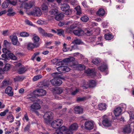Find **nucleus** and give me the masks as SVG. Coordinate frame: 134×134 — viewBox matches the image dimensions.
<instances>
[{"label": "nucleus", "mask_w": 134, "mask_h": 134, "mask_svg": "<svg viewBox=\"0 0 134 134\" xmlns=\"http://www.w3.org/2000/svg\"><path fill=\"white\" fill-rule=\"evenodd\" d=\"M27 71L26 68L24 66H21L17 70L19 74H24Z\"/></svg>", "instance_id": "13"}, {"label": "nucleus", "mask_w": 134, "mask_h": 134, "mask_svg": "<svg viewBox=\"0 0 134 134\" xmlns=\"http://www.w3.org/2000/svg\"><path fill=\"white\" fill-rule=\"evenodd\" d=\"M65 64V63H63V64H60L61 66H59L57 68V70L58 71L62 73V72H63L64 70V64ZM60 65V64H58V65Z\"/></svg>", "instance_id": "34"}, {"label": "nucleus", "mask_w": 134, "mask_h": 134, "mask_svg": "<svg viewBox=\"0 0 134 134\" xmlns=\"http://www.w3.org/2000/svg\"><path fill=\"white\" fill-rule=\"evenodd\" d=\"M100 62V60L99 58H97L93 59L92 62L94 64H97Z\"/></svg>", "instance_id": "43"}, {"label": "nucleus", "mask_w": 134, "mask_h": 134, "mask_svg": "<svg viewBox=\"0 0 134 134\" xmlns=\"http://www.w3.org/2000/svg\"><path fill=\"white\" fill-rule=\"evenodd\" d=\"M63 50L64 52H66L68 51L69 49L66 47V44L65 43H64L63 44Z\"/></svg>", "instance_id": "54"}, {"label": "nucleus", "mask_w": 134, "mask_h": 134, "mask_svg": "<svg viewBox=\"0 0 134 134\" xmlns=\"http://www.w3.org/2000/svg\"><path fill=\"white\" fill-rule=\"evenodd\" d=\"M53 74L55 75V78H56L57 79L62 78V74L60 72L55 73Z\"/></svg>", "instance_id": "40"}, {"label": "nucleus", "mask_w": 134, "mask_h": 134, "mask_svg": "<svg viewBox=\"0 0 134 134\" xmlns=\"http://www.w3.org/2000/svg\"><path fill=\"white\" fill-rule=\"evenodd\" d=\"M25 23L28 25H32V23L30 21L28 20H25Z\"/></svg>", "instance_id": "61"}, {"label": "nucleus", "mask_w": 134, "mask_h": 134, "mask_svg": "<svg viewBox=\"0 0 134 134\" xmlns=\"http://www.w3.org/2000/svg\"><path fill=\"white\" fill-rule=\"evenodd\" d=\"M40 106L38 103L35 102L33 104L31 105L30 106V110L32 111H35L36 110L40 109Z\"/></svg>", "instance_id": "10"}, {"label": "nucleus", "mask_w": 134, "mask_h": 134, "mask_svg": "<svg viewBox=\"0 0 134 134\" xmlns=\"http://www.w3.org/2000/svg\"><path fill=\"white\" fill-rule=\"evenodd\" d=\"M39 31L42 34L43 36H45V35H46V32L44 30L42 29L41 28H39Z\"/></svg>", "instance_id": "51"}, {"label": "nucleus", "mask_w": 134, "mask_h": 134, "mask_svg": "<svg viewBox=\"0 0 134 134\" xmlns=\"http://www.w3.org/2000/svg\"><path fill=\"white\" fill-rule=\"evenodd\" d=\"M82 5L85 7H87L88 6L87 4V3L86 1H84L82 2Z\"/></svg>", "instance_id": "64"}, {"label": "nucleus", "mask_w": 134, "mask_h": 134, "mask_svg": "<svg viewBox=\"0 0 134 134\" xmlns=\"http://www.w3.org/2000/svg\"><path fill=\"white\" fill-rule=\"evenodd\" d=\"M3 52L4 53H7L9 57L11 59L15 60L17 59V57L13 53H10L9 50L6 48H3Z\"/></svg>", "instance_id": "4"}, {"label": "nucleus", "mask_w": 134, "mask_h": 134, "mask_svg": "<svg viewBox=\"0 0 134 134\" xmlns=\"http://www.w3.org/2000/svg\"><path fill=\"white\" fill-rule=\"evenodd\" d=\"M10 38L12 41L13 44L14 45H16L18 41L17 36L15 35H11L10 36Z\"/></svg>", "instance_id": "14"}, {"label": "nucleus", "mask_w": 134, "mask_h": 134, "mask_svg": "<svg viewBox=\"0 0 134 134\" xmlns=\"http://www.w3.org/2000/svg\"><path fill=\"white\" fill-rule=\"evenodd\" d=\"M73 33L76 35L80 36L83 35L84 32L82 30L79 29L74 30L73 31Z\"/></svg>", "instance_id": "15"}, {"label": "nucleus", "mask_w": 134, "mask_h": 134, "mask_svg": "<svg viewBox=\"0 0 134 134\" xmlns=\"http://www.w3.org/2000/svg\"><path fill=\"white\" fill-rule=\"evenodd\" d=\"M75 9L76 10V14L77 15H80L81 14V12L80 10V7L79 5L77 6L75 8Z\"/></svg>", "instance_id": "44"}, {"label": "nucleus", "mask_w": 134, "mask_h": 134, "mask_svg": "<svg viewBox=\"0 0 134 134\" xmlns=\"http://www.w3.org/2000/svg\"><path fill=\"white\" fill-rule=\"evenodd\" d=\"M105 13V11L104 9L102 8L100 9L97 13V14L99 16H103Z\"/></svg>", "instance_id": "28"}, {"label": "nucleus", "mask_w": 134, "mask_h": 134, "mask_svg": "<svg viewBox=\"0 0 134 134\" xmlns=\"http://www.w3.org/2000/svg\"><path fill=\"white\" fill-rule=\"evenodd\" d=\"M88 84L89 87H94L95 86L96 83L95 81L94 80H91L90 81Z\"/></svg>", "instance_id": "38"}, {"label": "nucleus", "mask_w": 134, "mask_h": 134, "mask_svg": "<svg viewBox=\"0 0 134 134\" xmlns=\"http://www.w3.org/2000/svg\"><path fill=\"white\" fill-rule=\"evenodd\" d=\"M131 129L130 126H126L123 128L122 132L125 133L131 132Z\"/></svg>", "instance_id": "23"}, {"label": "nucleus", "mask_w": 134, "mask_h": 134, "mask_svg": "<svg viewBox=\"0 0 134 134\" xmlns=\"http://www.w3.org/2000/svg\"><path fill=\"white\" fill-rule=\"evenodd\" d=\"M34 93L36 94L37 96H44L46 95V91L42 89H37L34 91Z\"/></svg>", "instance_id": "7"}, {"label": "nucleus", "mask_w": 134, "mask_h": 134, "mask_svg": "<svg viewBox=\"0 0 134 134\" xmlns=\"http://www.w3.org/2000/svg\"><path fill=\"white\" fill-rule=\"evenodd\" d=\"M83 108L80 106H76L74 108L75 113L77 114L82 113L83 112Z\"/></svg>", "instance_id": "18"}, {"label": "nucleus", "mask_w": 134, "mask_h": 134, "mask_svg": "<svg viewBox=\"0 0 134 134\" xmlns=\"http://www.w3.org/2000/svg\"><path fill=\"white\" fill-rule=\"evenodd\" d=\"M106 105L104 103H100L99 104L98 107L100 110H105L106 108Z\"/></svg>", "instance_id": "32"}, {"label": "nucleus", "mask_w": 134, "mask_h": 134, "mask_svg": "<svg viewBox=\"0 0 134 134\" xmlns=\"http://www.w3.org/2000/svg\"><path fill=\"white\" fill-rule=\"evenodd\" d=\"M64 70L63 72H68L70 70V69L68 67L64 66Z\"/></svg>", "instance_id": "58"}, {"label": "nucleus", "mask_w": 134, "mask_h": 134, "mask_svg": "<svg viewBox=\"0 0 134 134\" xmlns=\"http://www.w3.org/2000/svg\"><path fill=\"white\" fill-rule=\"evenodd\" d=\"M7 119L9 121V122H12L14 121V118L12 114H10L7 116Z\"/></svg>", "instance_id": "42"}, {"label": "nucleus", "mask_w": 134, "mask_h": 134, "mask_svg": "<svg viewBox=\"0 0 134 134\" xmlns=\"http://www.w3.org/2000/svg\"><path fill=\"white\" fill-rule=\"evenodd\" d=\"M81 42V41L80 39L76 38L72 42V43L76 44H79Z\"/></svg>", "instance_id": "47"}, {"label": "nucleus", "mask_w": 134, "mask_h": 134, "mask_svg": "<svg viewBox=\"0 0 134 134\" xmlns=\"http://www.w3.org/2000/svg\"><path fill=\"white\" fill-rule=\"evenodd\" d=\"M5 93L7 94L8 96L10 97L13 96L14 94L13 90L12 87L10 86H8L5 89Z\"/></svg>", "instance_id": "9"}, {"label": "nucleus", "mask_w": 134, "mask_h": 134, "mask_svg": "<svg viewBox=\"0 0 134 134\" xmlns=\"http://www.w3.org/2000/svg\"><path fill=\"white\" fill-rule=\"evenodd\" d=\"M9 3L7 2V0L4 2L2 4V6L3 8H7L9 5Z\"/></svg>", "instance_id": "45"}, {"label": "nucleus", "mask_w": 134, "mask_h": 134, "mask_svg": "<svg viewBox=\"0 0 134 134\" xmlns=\"http://www.w3.org/2000/svg\"><path fill=\"white\" fill-rule=\"evenodd\" d=\"M24 78L23 76H18L14 78V80L15 81H21L24 79Z\"/></svg>", "instance_id": "24"}, {"label": "nucleus", "mask_w": 134, "mask_h": 134, "mask_svg": "<svg viewBox=\"0 0 134 134\" xmlns=\"http://www.w3.org/2000/svg\"><path fill=\"white\" fill-rule=\"evenodd\" d=\"M63 124V120L59 119L53 121L51 123V126H62Z\"/></svg>", "instance_id": "8"}, {"label": "nucleus", "mask_w": 134, "mask_h": 134, "mask_svg": "<svg viewBox=\"0 0 134 134\" xmlns=\"http://www.w3.org/2000/svg\"><path fill=\"white\" fill-rule=\"evenodd\" d=\"M8 13L7 14V15L8 16H13L14 15L15 13L13 12V9L12 8L9 9L8 10Z\"/></svg>", "instance_id": "35"}, {"label": "nucleus", "mask_w": 134, "mask_h": 134, "mask_svg": "<svg viewBox=\"0 0 134 134\" xmlns=\"http://www.w3.org/2000/svg\"><path fill=\"white\" fill-rule=\"evenodd\" d=\"M78 128V126H62L59 130L66 134H72V131L77 130Z\"/></svg>", "instance_id": "1"}, {"label": "nucleus", "mask_w": 134, "mask_h": 134, "mask_svg": "<svg viewBox=\"0 0 134 134\" xmlns=\"http://www.w3.org/2000/svg\"><path fill=\"white\" fill-rule=\"evenodd\" d=\"M7 1L8 2L9 4L14 6L17 3L16 0H7Z\"/></svg>", "instance_id": "36"}, {"label": "nucleus", "mask_w": 134, "mask_h": 134, "mask_svg": "<svg viewBox=\"0 0 134 134\" xmlns=\"http://www.w3.org/2000/svg\"><path fill=\"white\" fill-rule=\"evenodd\" d=\"M77 26V24L76 23H74L70 26V29H73Z\"/></svg>", "instance_id": "56"}, {"label": "nucleus", "mask_w": 134, "mask_h": 134, "mask_svg": "<svg viewBox=\"0 0 134 134\" xmlns=\"http://www.w3.org/2000/svg\"><path fill=\"white\" fill-rule=\"evenodd\" d=\"M44 121L47 124L50 123L51 121L53 118V114L50 111L46 112L43 116Z\"/></svg>", "instance_id": "2"}, {"label": "nucleus", "mask_w": 134, "mask_h": 134, "mask_svg": "<svg viewBox=\"0 0 134 134\" xmlns=\"http://www.w3.org/2000/svg\"><path fill=\"white\" fill-rule=\"evenodd\" d=\"M49 13L51 15H55L58 13V10L57 9H52L49 12Z\"/></svg>", "instance_id": "33"}, {"label": "nucleus", "mask_w": 134, "mask_h": 134, "mask_svg": "<svg viewBox=\"0 0 134 134\" xmlns=\"http://www.w3.org/2000/svg\"><path fill=\"white\" fill-rule=\"evenodd\" d=\"M39 44L38 43H36L35 44L32 43H29L27 46V48L28 49H30L33 48L35 47H37L38 46Z\"/></svg>", "instance_id": "21"}, {"label": "nucleus", "mask_w": 134, "mask_h": 134, "mask_svg": "<svg viewBox=\"0 0 134 134\" xmlns=\"http://www.w3.org/2000/svg\"><path fill=\"white\" fill-rule=\"evenodd\" d=\"M72 12V10L71 9H68L65 11V14L68 15L71 14Z\"/></svg>", "instance_id": "53"}, {"label": "nucleus", "mask_w": 134, "mask_h": 134, "mask_svg": "<svg viewBox=\"0 0 134 134\" xmlns=\"http://www.w3.org/2000/svg\"><path fill=\"white\" fill-rule=\"evenodd\" d=\"M122 111V110L121 107H118L114 110V112L116 116H119L120 114Z\"/></svg>", "instance_id": "16"}, {"label": "nucleus", "mask_w": 134, "mask_h": 134, "mask_svg": "<svg viewBox=\"0 0 134 134\" xmlns=\"http://www.w3.org/2000/svg\"><path fill=\"white\" fill-rule=\"evenodd\" d=\"M95 125L94 122L92 120L87 121L85 123V126H93Z\"/></svg>", "instance_id": "26"}, {"label": "nucleus", "mask_w": 134, "mask_h": 134, "mask_svg": "<svg viewBox=\"0 0 134 134\" xmlns=\"http://www.w3.org/2000/svg\"><path fill=\"white\" fill-rule=\"evenodd\" d=\"M34 5V3L31 2L29 3H25L24 4V8L26 9H29Z\"/></svg>", "instance_id": "17"}, {"label": "nucleus", "mask_w": 134, "mask_h": 134, "mask_svg": "<svg viewBox=\"0 0 134 134\" xmlns=\"http://www.w3.org/2000/svg\"><path fill=\"white\" fill-rule=\"evenodd\" d=\"M42 9L43 10H46L48 9V6L45 4L43 3L42 5Z\"/></svg>", "instance_id": "55"}, {"label": "nucleus", "mask_w": 134, "mask_h": 134, "mask_svg": "<svg viewBox=\"0 0 134 134\" xmlns=\"http://www.w3.org/2000/svg\"><path fill=\"white\" fill-rule=\"evenodd\" d=\"M129 115L130 117V120L129 122V126H133L134 123L133 122H132L131 124H130V122L131 119H134V111H130L129 113Z\"/></svg>", "instance_id": "19"}, {"label": "nucleus", "mask_w": 134, "mask_h": 134, "mask_svg": "<svg viewBox=\"0 0 134 134\" xmlns=\"http://www.w3.org/2000/svg\"><path fill=\"white\" fill-rule=\"evenodd\" d=\"M88 19V17L86 16H84L80 18L81 20L84 22H86L87 21Z\"/></svg>", "instance_id": "46"}, {"label": "nucleus", "mask_w": 134, "mask_h": 134, "mask_svg": "<svg viewBox=\"0 0 134 134\" xmlns=\"http://www.w3.org/2000/svg\"><path fill=\"white\" fill-rule=\"evenodd\" d=\"M39 53H40L38 52H37L36 53H34V54L32 56L31 58V59L32 60H34V58H35L36 56H37V55H38L39 54Z\"/></svg>", "instance_id": "57"}, {"label": "nucleus", "mask_w": 134, "mask_h": 134, "mask_svg": "<svg viewBox=\"0 0 134 134\" xmlns=\"http://www.w3.org/2000/svg\"><path fill=\"white\" fill-rule=\"evenodd\" d=\"M63 16V14L62 13H60L58 15H56L55 17V18L56 20L59 21L62 20Z\"/></svg>", "instance_id": "25"}, {"label": "nucleus", "mask_w": 134, "mask_h": 134, "mask_svg": "<svg viewBox=\"0 0 134 134\" xmlns=\"http://www.w3.org/2000/svg\"><path fill=\"white\" fill-rule=\"evenodd\" d=\"M104 38L107 40H110L113 38V36L111 34H105Z\"/></svg>", "instance_id": "30"}, {"label": "nucleus", "mask_w": 134, "mask_h": 134, "mask_svg": "<svg viewBox=\"0 0 134 134\" xmlns=\"http://www.w3.org/2000/svg\"><path fill=\"white\" fill-rule=\"evenodd\" d=\"M15 66L16 68L18 67H20L21 66H23L22 65V64L20 63H16L15 64Z\"/></svg>", "instance_id": "60"}, {"label": "nucleus", "mask_w": 134, "mask_h": 134, "mask_svg": "<svg viewBox=\"0 0 134 134\" xmlns=\"http://www.w3.org/2000/svg\"><path fill=\"white\" fill-rule=\"evenodd\" d=\"M40 38L37 36H35L33 37V40L34 43H38L37 42L39 41Z\"/></svg>", "instance_id": "49"}, {"label": "nucleus", "mask_w": 134, "mask_h": 134, "mask_svg": "<svg viewBox=\"0 0 134 134\" xmlns=\"http://www.w3.org/2000/svg\"><path fill=\"white\" fill-rule=\"evenodd\" d=\"M98 68L101 71H104L107 69V66L106 64H103L98 67Z\"/></svg>", "instance_id": "20"}, {"label": "nucleus", "mask_w": 134, "mask_h": 134, "mask_svg": "<svg viewBox=\"0 0 134 134\" xmlns=\"http://www.w3.org/2000/svg\"><path fill=\"white\" fill-rule=\"evenodd\" d=\"M85 99V97L78 98L77 99V101H81L84 100Z\"/></svg>", "instance_id": "63"}, {"label": "nucleus", "mask_w": 134, "mask_h": 134, "mask_svg": "<svg viewBox=\"0 0 134 134\" xmlns=\"http://www.w3.org/2000/svg\"><path fill=\"white\" fill-rule=\"evenodd\" d=\"M65 5L60 7L61 9L63 11H65L69 8V5Z\"/></svg>", "instance_id": "39"}, {"label": "nucleus", "mask_w": 134, "mask_h": 134, "mask_svg": "<svg viewBox=\"0 0 134 134\" xmlns=\"http://www.w3.org/2000/svg\"><path fill=\"white\" fill-rule=\"evenodd\" d=\"M2 86H7L10 85L9 81V80H4L2 82Z\"/></svg>", "instance_id": "41"}, {"label": "nucleus", "mask_w": 134, "mask_h": 134, "mask_svg": "<svg viewBox=\"0 0 134 134\" xmlns=\"http://www.w3.org/2000/svg\"><path fill=\"white\" fill-rule=\"evenodd\" d=\"M81 86L84 89H86L89 87V85L88 82L85 81H83L81 82Z\"/></svg>", "instance_id": "22"}, {"label": "nucleus", "mask_w": 134, "mask_h": 134, "mask_svg": "<svg viewBox=\"0 0 134 134\" xmlns=\"http://www.w3.org/2000/svg\"><path fill=\"white\" fill-rule=\"evenodd\" d=\"M4 43L6 47V48H6L9 50V49L10 48V46L11 44V43L8 42L6 40H5L4 41Z\"/></svg>", "instance_id": "27"}, {"label": "nucleus", "mask_w": 134, "mask_h": 134, "mask_svg": "<svg viewBox=\"0 0 134 134\" xmlns=\"http://www.w3.org/2000/svg\"><path fill=\"white\" fill-rule=\"evenodd\" d=\"M102 122L103 125L104 126L105 125H107V126H111L112 121L107 118H103Z\"/></svg>", "instance_id": "12"}, {"label": "nucleus", "mask_w": 134, "mask_h": 134, "mask_svg": "<svg viewBox=\"0 0 134 134\" xmlns=\"http://www.w3.org/2000/svg\"><path fill=\"white\" fill-rule=\"evenodd\" d=\"M51 82L53 86H59L62 83L61 80L56 78H54L51 80Z\"/></svg>", "instance_id": "6"}, {"label": "nucleus", "mask_w": 134, "mask_h": 134, "mask_svg": "<svg viewBox=\"0 0 134 134\" xmlns=\"http://www.w3.org/2000/svg\"><path fill=\"white\" fill-rule=\"evenodd\" d=\"M20 35L22 37H26L29 36V34L26 32H23L20 33Z\"/></svg>", "instance_id": "50"}, {"label": "nucleus", "mask_w": 134, "mask_h": 134, "mask_svg": "<svg viewBox=\"0 0 134 134\" xmlns=\"http://www.w3.org/2000/svg\"><path fill=\"white\" fill-rule=\"evenodd\" d=\"M42 12L41 9L37 7H35L33 10L30 12V14L35 16H40L42 14Z\"/></svg>", "instance_id": "3"}, {"label": "nucleus", "mask_w": 134, "mask_h": 134, "mask_svg": "<svg viewBox=\"0 0 134 134\" xmlns=\"http://www.w3.org/2000/svg\"><path fill=\"white\" fill-rule=\"evenodd\" d=\"M81 127L88 130H91L93 128V126H81Z\"/></svg>", "instance_id": "52"}, {"label": "nucleus", "mask_w": 134, "mask_h": 134, "mask_svg": "<svg viewBox=\"0 0 134 134\" xmlns=\"http://www.w3.org/2000/svg\"><path fill=\"white\" fill-rule=\"evenodd\" d=\"M85 72L87 74H89L91 73L92 72L93 70L90 69H88L85 71Z\"/></svg>", "instance_id": "59"}, {"label": "nucleus", "mask_w": 134, "mask_h": 134, "mask_svg": "<svg viewBox=\"0 0 134 134\" xmlns=\"http://www.w3.org/2000/svg\"><path fill=\"white\" fill-rule=\"evenodd\" d=\"M8 30H6L4 31H3L2 32V35H4V36H6L8 34Z\"/></svg>", "instance_id": "62"}, {"label": "nucleus", "mask_w": 134, "mask_h": 134, "mask_svg": "<svg viewBox=\"0 0 134 134\" xmlns=\"http://www.w3.org/2000/svg\"><path fill=\"white\" fill-rule=\"evenodd\" d=\"M37 96L36 94L34 93V91L33 92L28 94L27 96V98L29 100L32 101H37V99L36 97Z\"/></svg>", "instance_id": "5"}, {"label": "nucleus", "mask_w": 134, "mask_h": 134, "mask_svg": "<svg viewBox=\"0 0 134 134\" xmlns=\"http://www.w3.org/2000/svg\"><path fill=\"white\" fill-rule=\"evenodd\" d=\"M58 32L57 34L59 36L62 35L63 36H64V31L62 29H57V30Z\"/></svg>", "instance_id": "29"}, {"label": "nucleus", "mask_w": 134, "mask_h": 134, "mask_svg": "<svg viewBox=\"0 0 134 134\" xmlns=\"http://www.w3.org/2000/svg\"><path fill=\"white\" fill-rule=\"evenodd\" d=\"M63 92V90L61 88H55L54 93L55 94H60Z\"/></svg>", "instance_id": "31"}, {"label": "nucleus", "mask_w": 134, "mask_h": 134, "mask_svg": "<svg viewBox=\"0 0 134 134\" xmlns=\"http://www.w3.org/2000/svg\"><path fill=\"white\" fill-rule=\"evenodd\" d=\"M42 76L41 75H38L34 76L32 79V80L35 81H36L42 78Z\"/></svg>", "instance_id": "37"}, {"label": "nucleus", "mask_w": 134, "mask_h": 134, "mask_svg": "<svg viewBox=\"0 0 134 134\" xmlns=\"http://www.w3.org/2000/svg\"><path fill=\"white\" fill-rule=\"evenodd\" d=\"M10 68V65L8 64H6L3 68L4 71H7Z\"/></svg>", "instance_id": "48"}, {"label": "nucleus", "mask_w": 134, "mask_h": 134, "mask_svg": "<svg viewBox=\"0 0 134 134\" xmlns=\"http://www.w3.org/2000/svg\"><path fill=\"white\" fill-rule=\"evenodd\" d=\"M75 60V58L73 57H71L65 59L62 61L59 62H58L57 65L62 64H63V63H65V64H67V63L72 62Z\"/></svg>", "instance_id": "11"}]
</instances>
